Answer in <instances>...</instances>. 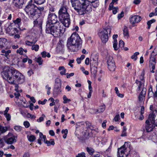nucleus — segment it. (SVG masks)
<instances>
[{
    "label": "nucleus",
    "mask_w": 157,
    "mask_h": 157,
    "mask_svg": "<svg viewBox=\"0 0 157 157\" xmlns=\"http://www.w3.org/2000/svg\"><path fill=\"white\" fill-rule=\"evenodd\" d=\"M149 121H150L148 119L146 121V129L147 132L152 131L154 127V123L151 122V124H150Z\"/></svg>",
    "instance_id": "nucleus-19"
},
{
    "label": "nucleus",
    "mask_w": 157,
    "mask_h": 157,
    "mask_svg": "<svg viewBox=\"0 0 157 157\" xmlns=\"http://www.w3.org/2000/svg\"><path fill=\"white\" fill-rule=\"evenodd\" d=\"M148 95L149 96L151 97L152 95H153L155 97H157V88H156V91L155 92V93L152 91V89L150 88L149 90Z\"/></svg>",
    "instance_id": "nucleus-26"
},
{
    "label": "nucleus",
    "mask_w": 157,
    "mask_h": 157,
    "mask_svg": "<svg viewBox=\"0 0 157 157\" xmlns=\"http://www.w3.org/2000/svg\"><path fill=\"white\" fill-rule=\"evenodd\" d=\"M59 17H61L63 16H67L69 15L67 12V9L66 6H62L59 10Z\"/></svg>",
    "instance_id": "nucleus-17"
},
{
    "label": "nucleus",
    "mask_w": 157,
    "mask_h": 157,
    "mask_svg": "<svg viewBox=\"0 0 157 157\" xmlns=\"http://www.w3.org/2000/svg\"><path fill=\"white\" fill-rule=\"evenodd\" d=\"M123 34L124 36L128 38L129 36L128 30L126 27H125L123 30Z\"/></svg>",
    "instance_id": "nucleus-30"
},
{
    "label": "nucleus",
    "mask_w": 157,
    "mask_h": 157,
    "mask_svg": "<svg viewBox=\"0 0 157 157\" xmlns=\"http://www.w3.org/2000/svg\"><path fill=\"white\" fill-rule=\"evenodd\" d=\"M124 41L121 40H120L119 42V47L122 48L124 47Z\"/></svg>",
    "instance_id": "nucleus-49"
},
{
    "label": "nucleus",
    "mask_w": 157,
    "mask_h": 157,
    "mask_svg": "<svg viewBox=\"0 0 157 157\" xmlns=\"http://www.w3.org/2000/svg\"><path fill=\"white\" fill-rule=\"evenodd\" d=\"M155 64H149L151 71L152 73L154 72V70L155 68Z\"/></svg>",
    "instance_id": "nucleus-47"
},
{
    "label": "nucleus",
    "mask_w": 157,
    "mask_h": 157,
    "mask_svg": "<svg viewBox=\"0 0 157 157\" xmlns=\"http://www.w3.org/2000/svg\"><path fill=\"white\" fill-rule=\"evenodd\" d=\"M91 71L93 74H95L97 72V68L96 67H93L90 68Z\"/></svg>",
    "instance_id": "nucleus-54"
},
{
    "label": "nucleus",
    "mask_w": 157,
    "mask_h": 157,
    "mask_svg": "<svg viewBox=\"0 0 157 157\" xmlns=\"http://www.w3.org/2000/svg\"><path fill=\"white\" fill-rule=\"evenodd\" d=\"M80 69L83 73H84L85 75H87L89 74V73L88 71H85L84 67H82Z\"/></svg>",
    "instance_id": "nucleus-60"
},
{
    "label": "nucleus",
    "mask_w": 157,
    "mask_h": 157,
    "mask_svg": "<svg viewBox=\"0 0 157 157\" xmlns=\"http://www.w3.org/2000/svg\"><path fill=\"white\" fill-rule=\"evenodd\" d=\"M26 0H13V5L17 7L21 8Z\"/></svg>",
    "instance_id": "nucleus-18"
},
{
    "label": "nucleus",
    "mask_w": 157,
    "mask_h": 157,
    "mask_svg": "<svg viewBox=\"0 0 157 157\" xmlns=\"http://www.w3.org/2000/svg\"><path fill=\"white\" fill-rule=\"evenodd\" d=\"M108 68L111 71H114L116 68L115 63L112 57L109 56L107 60Z\"/></svg>",
    "instance_id": "nucleus-11"
},
{
    "label": "nucleus",
    "mask_w": 157,
    "mask_h": 157,
    "mask_svg": "<svg viewBox=\"0 0 157 157\" xmlns=\"http://www.w3.org/2000/svg\"><path fill=\"white\" fill-rule=\"evenodd\" d=\"M119 114L116 115L114 118V120L115 121H117L119 119Z\"/></svg>",
    "instance_id": "nucleus-64"
},
{
    "label": "nucleus",
    "mask_w": 157,
    "mask_h": 157,
    "mask_svg": "<svg viewBox=\"0 0 157 157\" xmlns=\"http://www.w3.org/2000/svg\"><path fill=\"white\" fill-rule=\"evenodd\" d=\"M33 73V71L32 70H29L27 72L28 75L29 76H31V75Z\"/></svg>",
    "instance_id": "nucleus-63"
},
{
    "label": "nucleus",
    "mask_w": 157,
    "mask_h": 157,
    "mask_svg": "<svg viewBox=\"0 0 157 157\" xmlns=\"http://www.w3.org/2000/svg\"><path fill=\"white\" fill-rule=\"evenodd\" d=\"M87 82L88 83V85H89L88 87H89V91L92 92V88L91 86V82L89 80H88L87 81Z\"/></svg>",
    "instance_id": "nucleus-57"
},
{
    "label": "nucleus",
    "mask_w": 157,
    "mask_h": 157,
    "mask_svg": "<svg viewBox=\"0 0 157 157\" xmlns=\"http://www.w3.org/2000/svg\"><path fill=\"white\" fill-rule=\"evenodd\" d=\"M126 130L127 128L126 127L124 126L123 127L122 133L121 135V136H127V134L126 132Z\"/></svg>",
    "instance_id": "nucleus-39"
},
{
    "label": "nucleus",
    "mask_w": 157,
    "mask_h": 157,
    "mask_svg": "<svg viewBox=\"0 0 157 157\" xmlns=\"http://www.w3.org/2000/svg\"><path fill=\"white\" fill-rule=\"evenodd\" d=\"M17 136L13 133L9 132L7 135L3 137L5 141L8 144H11L16 142Z\"/></svg>",
    "instance_id": "nucleus-7"
},
{
    "label": "nucleus",
    "mask_w": 157,
    "mask_h": 157,
    "mask_svg": "<svg viewBox=\"0 0 157 157\" xmlns=\"http://www.w3.org/2000/svg\"><path fill=\"white\" fill-rule=\"evenodd\" d=\"M128 145H126V143L118 148L117 151V157H126L128 155Z\"/></svg>",
    "instance_id": "nucleus-8"
},
{
    "label": "nucleus",
    "mask_w": 157,
    "mask_h": 157,
    "mask_svg": "<svg viewBox=\"0 0 157 157\" xmlns=\"http://www.w3.org/2000/svg\"><path fill=\"white\" fill-rule=\"evenodd\" d=\"M118 0H112V2L110 4L109 6V8L111 9L113 6L114 3L117 4V1Z\"/></svg>",
    "instance_id": "nucleus-46"
},
{
    "label": "nucleus",
    "mask_w": 157,
    "mask_h": 157,
    "mask_svg": "<svg viewBox=\"0 0 157 157\" xmlns=\"http://www.w3.org/2000/svg\"><path fill=\"white\" fill-rule=\"evenodd\" d=\"M111 29L110 28H106L103 29L99 34V36L103 43H105L108 40V34H110Z\"/></svg>",
    "instance_id": "nucleus-6"
},
{
    "label": "nucleus",
    "mask_w": 157,
    "mask_h": 157,
    "mask_svg": "<svg viewBox=\"0 0 157 157\" xmlns=\"http://www.w3.org/2000/svg\"><path fill=\"white\" fill-rule=\"evenodd\" d=\"M144 71H142L141 74L140 78L141 81L136 80V82L138 85V89L140 90L141 88H143L144 87Z\"/></svg>",
    "instance_id": "nucleus-13"
},
{
    "label": "nucleus",
    "mask_w": 157,
    "mask_h": 157,
    "mask_svg": "<svg viewBox=\"0 0 157 157\" xmlns=\"http://www.w3.org/2000/svg\"><path fill=\"white\" fill-rule=\"evenodd\" d=\"M37 6L35 5L33 0H30L25 7L24 10L29 17L33 18L37 14Z\"/></svg>",
    "instance_id": "nucleus-5"
},
{
    "label": "nucleus",
    "mask_w": 157,
    "mask_h": 157,
    "mask_svg": "<svg viewBox=\"0 0 157 157\" xmlns=\"http://www.w3.org/2000/svg\"><path fill=\"white\" fill-rule=\"evenodd\" d=\"M155 20L154 19H152L151 20H150L148 21L147 22V25H151V24L155 22Z\"/></svg>",
    "instance_id": "nucleus-61"
},
{
    "label": "nucleus",
    "mask_w": 157,
    "mask_h": 157,
    "mask_svg": "<svg viewBox=\"0 0 157 157\" xmlns=\"http://www.w3.org/2000/svg\"><path fill=\"white\" fill-rule=\"evenodd\" d=\"M63 103L64 104L67 103L71 101V100L68 98L65 95L63 96Z\"/></svg>",
    "instance_id": "nucleus-37"
},
{
    "label": "nucleus",
    "mask_w": 157,
    "mask_h": 157,
    "mask_svg": "<svg viewBox=\"0 0 157 157\" xmlns=\"http://www.w3.org/2000/svg\"><path fill=\"white\" fill-rule=\"evenodd\" d=\"M66 77L67 78H69L73 76L74 75V73H71L70 74L67 73Z\"/></svg>",
    "instance_id": "nucleus-62"
},
{
    "label": "nucleus",
    "mask_w": 157,
    "mask_h": 157,
    "mask_svg": "<svg viewBox=\"0 0 157 157\" xmlns=\"http://www.w3.org/2000/svg\"><path fill=\"white\" fill-rule=\"evenodd\" d=\"M27 138L28 140L30 142L34 141L36 139V137L33 135H27Z\"/></svg>",
    "instance_id": "nucleus-27"
},
{
    "label": "nucleus",
    "mask_w": 157,
    "mask_h": 157,
    "mask_svg": "<svg viewBox=\"0 0 157 157\" xmlns=\"http://www.w3.org/2000/svg\"><path fill=\"white\" fill-rule=\"evenodd\" d=\"M105 109V105H102L99 107V108L98 109H97L96 110V112L98 113H100L101 112H102L104 111Z\"/></svg>",
    "instance_id": "nucleus-31"
},
{
    "label": "nucleus",
    "mask_w": 157,
    "mask_h": 157,
    "mask_svg": "<svg viewBox=\"0 0 157 157\" xmlns=\"http://www.w3.org/2000/svg\"><path fill=\"white\" fill-rule=\"evenodd\" d=\"M76 157H86L85 154L84 152L78 153L76 155Z\"/></svg>",
    "instance_id": "nucleus-59"
},
{
    "label": "nucleus",
    "mask_w": 157,
    "mask_h": 157,
    "mask_svg": "<svg viewBox=\"0 0 157 157\" xmlns=\"http://www.w3.org/2000/svg\"><path fill=\"white\" fill-rule=\"evenodd\" d=\"M39 46L37 44H34L32 46L31 49L37 52L39 49Z\"/></svg>",
    "instance_id": "nucleus-38"
},
{
    "label": "nucleus",
    "mask_w": 157,
    "mask_h": 157,
    "mask_svg": "<svg viewBox=\"0 0 157 157\" xmlns=\"http://www.w3.org/2000/svg\"><path fill=\"white\" fill-rule=\"evenodd\" d=\"M44 143L46 144L48 146L51 145H54L55 144V142L53 140L51 139L50 141H48L47 140L45 141Z\"/></svg>",
    "instance_id": "nucleus-32"
},
{
    "label": "nucleus",
    "mask_w": 157,
    "mask_h": 157,
    "mask_svg": "<svg viewBox=\"0 0 157 157\" xmlns=\"http://www.w3.org/2000/svg\"><path fill=\"white\" fill-rule=\"evenodd\" d=\"M97 0H70L72 7L79 15L85 14L91 4Z\"/></svg>",
    "instance_id": "nucleus-2"
},
{
    "label": "nucleus",
    "mask_w": 157,
    "mask_h": 157,
    "mask_svg": "<svg viewBox=\"0 0 157 157\" xmlns=\"http://www.w3.org/2000/svg\"><path fill=\"white\" fill-rule=\"evenodd\" d=\"M155 117L153 113H150L149 115L148 119L151 123H154V124L157 127V118L155 120L154 119Z\"/></svg>",
    "instance_id": "nucleus-21"
},
{
    "label": "nucleus",
    "mask_w": 157,
    "mask_h": 157,
    "mask_svg": "<svg viewBox=\"0 0 157 157\" xmlns=\"http://www.w3.org/2000/svg\"><path fill=\"white\" fill-rule=\"evenodd\" d=\"M24 49L22 48H20L17 51V53L20 54V55H22L23 54Z\"/></svg>",
    "instance_id": "nucleus-55"
},
{
    "label": "nucleus",
    "mask_w": 157,
    "mask_h": 157,
    "mask_svg": "<svg viewBox=\"0 0 157 157\" xmlns=\"http://www.w3.org/2000/svg\"><path fill=\"white\" fill-rule=\"evenodd\" d=\"M7 40L4 38H0V48L5 47L7 43Z\"/></svg>",
    "instance_id": "nucleus-22"
},
{
    "label": "nucleus",
    "mask_w": 157,
    "mask_h": 157,
    "mask_svg": "<svg viewBox=\"0 0 157 157\" xmlns=\"http://www.w3.org/2000/svg\"><path fill=\"white\" fill-rule=\"evenodd\" d=\"M82 44V40L78 34L74 33L67 40V48L69 51L77 52L81 48Z\"/></svg>",
    "instance_id": "nucleus-3"
},
{
    "label": "nucleus",
    "mask_w": 157,
    "mask_h": 157,
    "mask_svg": "<svg viewBox=\"0 0 157 157\" xmlns=\"http://www.w3.org/2000/svg\"><path fill=\"white\" fill-rule=\"evenodd\" d=\"M34 2L39 5H41L44 3L45 0H34Z\"/></svg>",
    "instance_id": "nucleus-43"
},
{
    "label": "nucleus",
    "mask_w": 157,
    "mask_h": 157,
    "mask_svg": "<svg viewBox=\"0 0 157 157\" xmlns=\"http://www.w3.org/2000/svg\"><path fill=\"white\" fill-rule=\"evenodd\" d=\"M11 51L10 50H3L2 51V55L5 56L7 57L9 54L11 53Z\"/></svg>",
    "instance_id": "nucleus-34"
},
{
    "label": "nucleus",
    "mask_w": 157,
    "mask_h": 157,
    "mask_svg": "<svg viewBox=\"0 0 157 157\" xmlns=\"http://www.w3.org/2000/svg\"><path fill=\"white\" fill-rule=\"evenodd\" d=\"M26 116L28 118H30L32 119H35L36 118V116L35 115L31 114L29 113H28Z\"/></svg>",
    "instance_id": "nucleus-48"
},
{
    "label": "nucleus",
    "mask_w": 157,
    "mask_h": 157,
    "mask_svg": "<svg viewBox=\"0 0 157 157\" xmlns=\"http://www.w3.org/2000/svg\"><path fill=\"white\" fill-rule=\"evenodd\" d=\"M142 20L141 17L138 15L131 16L129 18L130 23L132 25L139 22Z\"/></svg>",
    "instance_id": "nucleus-12"
},
{
    "label": "nucleus",
    "mask_w": 157,
    "mask_h": 157,
    "mask_svg": "<svg viewBox=\"0 0 157 157\" xmlns=\"http://www.w3.org/2000/svg\"><path fill=\"white\" fill-rule=\"evenodd\" d=\"M13 128L17 132H19L22 130V127L19 125H15L14 126Z\"/></svg>",
    "instance_id": "nucleus-35"
},
{
    "label": "nucleus",
    "mask_w": 157,
    "mask_h": 157,
    "mask_svg": "<svg viewBox=\"0 0 157 157\" xmlns=\"http://www.w3.org/2000/svg\"><path fill=\"white\" fill-rule=\"evenodd\" d=\"M86 149L89 154L90 155H92L94 152V150L91 147H87Z\"/></svg>",
    "instance_id": "nucleus-36"
},
{
    "label": "nucleus",
    "mask_w": 157,
    "mask_h": 157,
    "mask_svg": "<svg viewBox=\"0 0 157 157\" xmlns=\"http://www.w3.org/2000/svg\"><path fill=\"white\" fill-rule=\"evenodd\" d=\"M58 70L60 71V74L61 75H66V70L63 66H60L58 68Z\"/></svg>",
    "instance_id": "nucleus-25"
},
{
    "label": "nucleus",
    "mask_w": 157,
    "mask_h": 157,
    "mask_svg": "<svg viewBox=\"0 0 157 157\" xmlns=\"http://www.w3.org/2000/svg\"><path fill=\"white\" fill-rule=\"evenodd\" d=\"M47 140L46 137L45 135H43V134L40 132L39 133V138L37 140L38 143L41 145L42 144V141H43L44 143Z\"/></svg>",
    "instance_id": "nucleus-20"
},
{
    "label": "nucleus",
    "mask_w": 157,
    "mask_h": 157,
    "mask_svg": "<svg viewBox=\"0 0 157 157\" xmlns=\"http://www.w3.org/2000/svg\"><path fill=\"white\" fill-rule=\"evenodd\" d=\"M59 18L61 22L65 27L67 28L69 27L71 24L69 15L59 17Z\"/></svg>",
    "instance_id": "nucleus-9"
},
{
    "label": "nucleus",
    "mask_w": 157,
    "mask_h": 157,
    "mask_svg": "<svg viewBox=\"0 0 157 157\" xmlns=\"http://www.w3.org/2000/svg\"><path fill=\"white\" fill-rule=\"evenodd\" d=\"M139 53L138 52H136L131 56V58L133 59L134 60H136L137 59V56L139 55Z\"/></svg>",
    "instance_id": "nucleus-42"
},
{
    "label": "nucleus",
    "mask_w": 157,
    "mask_h": 157,
    "mask_svg": "<svg viewBox=\"0 0 157 157\" xmlns=\"http://www.w3.org/2000/svg\"><path fill=\"white\" fill-rule=\"evenodd\" d=\"M46 89L47 90V94L48 95H49L50 94L51 87L49 86V85H47L45 87Z\"/></svg>",
    "instance_id": "nucleus-58"
},
{
    "label": "nucleus",
    "mask_w": 157,
    "mask_h": 157,
    "mask_svg": "<svg viewBox=\"0 0 157 157\" xmlns=\"http://www.w3.org/2000/svg\"><path fill=\"white\" fill-rule=\"evenodd\" d=\"M3 78L8 83L15 85V90L17 93H15V98H18L20 94L19 92L22 90L19 88L18 84H22L25 81V77L24 75L17 70L13 69H10L9 67H5L1 73Z\"/></svg>",
    "instance_id": "nucleus-1"
},
{
    "label": "nucleus",
    "mask_w": 157,
    "mask_h": 157,
    "mask_svg": "<svg viewBox=\"0 0 157 157\" xmlns=\"http://www.w3.org/2000/svg\"><path fill=\"white\" fill-rule=\"evenodd\" d=\"M45 117V116L44 114H42V117H39V119L37 120V121L38 122H40L44 121V118Z\"/></svg>",
    "instance_id": "nucleus-50"
},
{
    "label": "nucleus",
    "mask_w": 157,
    "mask_h": 157,
    "mask_svg": "<svg viewBox=\"0 0 157 157\" xmlns=\"http://www.w3.org/2000/svg\"><path fill=\"white\" fill-rule=\"evenodd\" d=\"M141 89H142V91L140 93L138 97L139 100L140 102H143L145 100L146 91V89L145 87L141 88L140 90L139 89V90H140Z\"/></svg>",
    "instance_id": "nucleus-16"
},
{
    "label": "nucleus",
    "mask_w": 157,
    "mask_h": 157,
    "mask_svg": "<svg viewBox=\"0 0 157 157\" xmlns=\"http://www.w3.org/2000/svg\"><path fill=\"white\" fill-rule=\"evenodd\" d=\"M157 55V46H156L150 55L156 56Z\"/></svg>",
    "instance_id": "nucleus-44"
},
{
    "label": "nucleus",
    "mask_w": 157,
    "mask_h": 157,
    "mask_svg": "<svg viewBox=\"0 0 157 157\" xmlns=\"http://www.w3.org/2000/svg\"><path fill=\"white\" fill-rule=\"evenodd\" d=\"M98 140L100 141L102 144H105L107 141V139L105 136L100 137L98 138Z\"/></svg>",
    "instance_id": "nucleus-28"
},
{
    "label": "nucleus",
    "mask_w": 157,
    "mask_h": 157,
    "mask_svg": "<svg viewBox=\"0 0 157 157\" xmlns=\"http://www.w3.org/2000/svg\"><path fill=\"white\" fill-rule=\"evenodd\" d=\"M43 61V60L42 59V58L41 57H39L36 59V61L38 63V64L39 65H41L42 64Z\"/></svg>",
    "instance_id": "nucleus-40"
},
{
    "label": "nucleus",
    "mask_w": 157,
    "mask_h": 157,
    "mask_svg": "<svg viewBox=\"0 0 157 157\" xmlns=\"http://www.w3.org/2000/svg\"><path fill=\"white\" fill-rule=\"evenodd\" d=\"M6 118V120L9 121H10L11 119V116L9 113L4 114Z\"/></svg>",
    "instance_id": "nucleus-56"
},
{
    "label": "nucleus",
    "mask_w": 157,
    "mask_h": 157,
    "mask_svg": "<svg viewBox=\"0 0 157 157\" xmlns=\"http://www.w3.org/2000/svg\"><path fill=\"white\" fill-rule=\"evenodd\" d=\"M7 130V128L6 127H2L0 125V135L2 133L6 132Z\"/></svg>",
    "instance_id": "nucleus-33"
},
{
    "label": "nucleus",
    "mask_w": 157,
    "mask_h": 157,
    "mask_svg": "<svg viewBox=\"0 0 157 157\" xmlns=\"http://www.w3.org/2000/svg\"><path fill=\"white\" fill-rule=\"evenodd\" d=\"M113 48L115 50H118L119 47L117 46V40H115L113 42Z\"/></svg>",
    "instance_id": "nucleus-41"
},
{
    "label": "nucleus",
    "mask_w": 157,
    "mask_h": 157,
    "mask_svg": "<svg viewBox=\"0 0 157 157\" xmlns=\"http://www.w3.org/2000/svg\"><path fill=\"white\" fill-rule=\"evenodd\" d=\"M46 26V33H50L55 37L59 36L60 33H63L65 31V28L59 22L52 25L47 24Z\"/></svg>",
    "instance_id": "nucleus-4"
},
{
    "label": "nucleus",
    "mask_w": 157,
    "mask_h": 157,
    "mask_svg": "<svg viewBox=\"0 0 157 157\" xmlns=\"http://www.w3.org/2000/svg\"><path fill=\"white\" fill-rule=\"evenodd\" d=\"M21 21V19L19 18H17L16 20L13 21L14 23L16 25H19Z\"/></svg>",
    "instance_id": "nucleus-52"
},
{
    "label": "nucleus",
    "mask_w": 157,
    "mask_h": 157,
    "mask_svg": "<svg viewBox=\"0 0 157 157\" xmlns=\"http://www.w3.org/2000/svg\"><path fill=\"white\" fill-rule=\"evenodd\" d=\"M57 17L54 13H49L48 17V22L47 24H49L52 25L57 23Z\"/></svg>",
    "instance_id": "nucleus-10"
},
{
    "label": "nucleus",
    "mask_w": 157,
    "mask_h": 157,
    "mask_svg": "<svg viewBox=\"0 0 157 157\" xmlns=\"http://www.w3.org/2000/svg\"><path fill=\"white\" fill-rule=\"evenodd\" d=\"M109 9L110 10H112L113 13L114 14H116L117 13L118 9L117 7H115L113 6V7L111 9L109 8Z\"/></svg>",
    "instance_id": "nucleus-45"
},
{
    "label": "nucleus",
    "mask_w": 157,
    "mask_h": 157,
    "mask_svg": "<svg viewBox=\"0 0 157 157\" xmlns=\"http://www.w3.org/2000/svg\"><path fill=\"white\" fill-rule=\"evenodd\" d=\"M61 81L60 78H57L55 80L54 90L57 93L61 91Z\"/></svg>",
    "instance_id": "nucleus-14"
},
{
    "label": "nucleus",
    "mask_w": 157,
    "mask_h": 157,
    "mask_svg": "<svg viewBox=\"0 0 157 157\" xmlns=\"http://www.w3.org/2000/svg\"><path fill=\"white\" fill-rule=\"evenodd\" d=\"M6 33L11 36H14V34L17 33V28H12L11 25H9L7 27L6 29Z\"/></svg>",
    "instance_id": "nucleus-15"
},
{
    "label": "nucleus",
    "mask_w": 157,
    "mask_h": 157,
    "mask_svg": "<svg viewBox=\"0 0 157 157\" xmlns=\"http://www.w3.org/2000/svg\"><path fill=\"white\" fill-rule=\"evenodd\" d=\"M36 42V41L35 42H33V41L30 42L29 40H26L25 41V43L28 45L31 46L33 45V44H35Z\"/></svg>",
    "instance_id": "nucleus-51"
},
{
    "label": "nucleus",
    "mask_w": 157,
    "mask_h": 157,
    "mask_svg": "<svg viewBox=\"0 0 157 157\" xmlns=\"http://www.w3.org/2000/svg\"><path fill=\"white\" fill-rule=\"evenodd\" d=\"M23 124L25 128H29L30 125L29 123L27 121H25L23 123Z\"/></svg>",
    "instance_id": "nucleus-53"
},
{
    "label": "nucleus",
    "mask_w": 157,
    "mask_h": 157,
    "mask_svg": "<svg viewBox=\"0 0 157 157\" xmlns=\"http://www.w3.org/2000/svg\"><path fill=\"white\" fill-rule=\"evenodd\" d=\"M28 61L27 58H24L22 60V62L18 61L17 63V65L19 67H25L23 63H25Z\"/></svg>",
    "instance_id": "nucleus-23"
},
{
    "label": "nucleus",
    "mask_w": 157,
    "mask_h": 157,
    "mask_svg": "<svg viewBox=\"0 0 157 157\" xmlns=\"http://www.w3.org/2000/svg\"><path fill=\"white\" fill-rule=\"evenodd\" d=\"M156 62V59L155 56L150 55L149 60L150 64H155Z\"/></svg>",
    "instance_id": "nucleus-24"
},
{
    "label": "nucleus",
    "mask_w": 157,
    "mask_h": 157,
    "mask_svg": "<svg viewBox=\"0 0 157 157\" xmlns=\"http://www.w3.org/2000/svg\"><path fill=\"white\" fill-rule=\"evenodd\" d=\"M41 54L43 58H45L46 57H47L48 58H50L51 57V55L49 53H48L45 51L41 52Z\"/></svg>",
    "instance_id": "nucleus-29"
}]
</instances>
